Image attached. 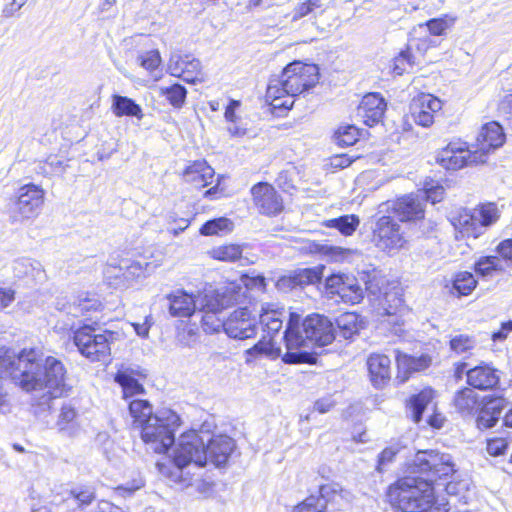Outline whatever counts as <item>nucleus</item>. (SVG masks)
Returning a JSON list of instances; mask_svg holds the SVG:
<instances>
[{
  "instance_id": "f257e3e1",
  "label": "nucleus",
  "mask_w": 512,
  "mask_h": 512,
  "mask_svg": "<svg viewBox=\"0 0 512 512\" xmlns=\"http://www.w3.org/2000/svg\"><path fill=\"white\" fill-rule=\"evenodd\" d=\"M66 370L53 356H45L39 348H24L18 353L0 347V376L10 377L23 391L34 395L37 412L51 408L53 399L62 395Z\"/></svg>"
},
{
  "instance_id": "f03ea898",
  "label": "nucleus",
  "mask_w": 512,
  "mask_h": 512,
  "mask_svg": "<svg viewBox=\"0 0 512 512\" xmlns=\"http://www.w3.org/2000/svg\"><path fill=\"white\" fill-rule=\"evenodd\" d=\"M412 473L389 487L388 496L393 507L401 512H448V502L435 496L433 483L455 473L452 456L436 450L418 451L411 464Z\"/></svg>"
},
{
  "instance_id": "7ed1b4c3",
  "label": "nucleus",
  "mask_w": 512,
  "mask_h": 512,
  "mask_svg": "<svg viewBox=\"0 0 512 512\" xmlns=\"http://www.w3.org/2000/svg\"><path fill=\"white\" fill-rule=\"evenodd\" d=\"M235 444L226 435H217L206 441L196 431L180 436L173 453L174 471L171 477L175 482L191 484V470L204 467L208 462L216 467L224 465Z\"/></svg>"
},
{
  "instance_id": "20e7f679",
  "label": "nucleus",
  "mask_w": 512,
  "mask_h": 512,
  "mask_svg": "<svg viewBox=\"0 0 512 512\" xmlns=\"http://www.w3.org/2000/svg\"><path fill=\"white\" fill-rule=\"evenodd\" d=\"M301 316L297 313H290L289 320L284 332L286 353L283 361L289 364L308 363L313 356L301 349L309 343L317 346H326L335 338L333 323L325 316L313 314L307 316L302 324Z\"/></svg>"
},
{
  "instance_id": "39448f33",
  "label": "nucleus",
  "mask_w": 512,
  "mask_h": 512,
  "mask_svg": "<svg viewBox=\"0 0 512 512\" xmlns=\"http://www.w3.org/2000/svg\"><path fill=\"white\" fill-rule=\"evenodd\" d=\"M318 80L319 71L316 65L290 63L281 75L270 80L266 98L273 108L288 110L294 104V97L314 87Z\"/></svg>"
},
{
  "instance_id": "423d86ee",
  "label": "nucleus",
  "mask_w": 512,
  "mask_h": 512,
  "mask_svg": "<svg viewBox=\"0 0 512 512\" xmlns=\"http://www.w3.org/2000/svg\"><path fill=\"white\" fill-rule=\"evenodd\" d=\"M119 333L102 329L96 323L83 324L73 333V342L79 353L91 362H107L111 356V344Z\"/></svg>"
},
{
  "instance_id": "0eeeda50",
  "label": "nucleus",
  "mask_w": 512,
  "mask_h": 512,
  "mask_svg": "<svg viewBox=\"0 0 512 512\" xmlns=\"http://www.w3.org/2000/svg\"><path fill=\"white\" fill-rule=\"evenodd\" d=\"M180 425L179 416L171 409H161L143 424L142 440L156 453H165L175 441V430Z\"/></svg>"
},
{
  "instance_id": "6e6552de",
  "label": "nucleus",
  "mask_w": 512,
  "mask_h": 512,
  "mask_svg": "<svg viewBox=\"0 0 512 512\" xmlns=\"http://www.w3.org/2000/svg\"><path fill=\"white\" fill-rule=\"evenodd\" d=\"M500 217V210L492 202L478 205L473 209H462L451 219V223L463 237L478 238L487 227Z\"/></svg>"
},
{
  "instance_id": "1a4fd4ad",
  "label": "nucleus",
  "mask_w": 512,
  "mask_h": 512,
  "mask_svg": "<svg viewBox=\"0 0 512 512\" xmlns=\"http://www.w3.org/2000/svg\"><path fill=\"white\" fill-rule=\"evenodd\" d=\"M168 301V312L170 316L177 318H189L196 310H216L222 304L217 298L215 289L211 287L204 289L197 295L178 289L166 296Z\"/></svg>"
},
{
  "instance_id": "9d476101",
  "label": "nucleus",
  "mask_w": 512,
  "mask_h": 512,
  "mask_svg": "<svg viewBox=\"0 0 512 512\" xmlns=\"http://www.w3.org/2000/svg\"><path fill=\"white\" fill-rule=\"evenodd\" d=\"M372 242L379 250L389 255H395L408 246L405 231L390 215H383L375 220L372 229Z\"/></svg>"
},
{
  "instance_id": "9b49d317",
  "label": "nucleus",
  "mask_w": 512,
  "mask_h": 512,
  "mask_svg": "<svg viewBox=\"0 0 512 512\" xmlns=\"http://www.w3.org/2000/svg\"><path fill=\"white\" fill-rule=\"evenodd\" d=\"M45 191L33 183L21 186L15 200L9 207V216L13 223H23L36 218L44 204Z\"/></svg>"
},
{
  "instance_id": "f8f14e48",
  "label": "nucleus",
  "mask_w": 512,
  "mask_h": 512,
  "mask_svg": "<svg viewBox=\"0 0 512 512\" xmlns=\"http://www.w3.org/2000/svg\"><path fill=\"white\" fill-rule=\"evenodd\" d=\"M320 497L310 496L294 507L293 512H326L328 502L335 503L340 509L352 501V494L338 483L321 485Z\"/></svg>"
},
{
  "instance_id": "ddd939ff",
  "label": "nucleus",
  "mask_w": 512,
  "mask_h": 512,
  "mask_svg": "<svg viewBox=\"0 0 512 512\" xmlns=\"http://www.w3.org/2000/svg\"><path fill=\"white\" fill-rule=\"evenodd\" d=\"M437 163L446 170L457 171L468 165L485 163L479 151H472L465 142L452 141L436 157Z\"/></svg>"
},
{
  "instance_id": "4468645a",
  "label": "nucleus",
  "mask_w": 512,
  "mask_h": 512,
  "mask_svg": "<svg viewBox=\"0 0 512 512\" xmlns=\"http://www.w3.org/2000/svg\"><path fill=\"white\" fill-rule=\"evenodd\" d=\"M224 331L234 339L244 340L256 335L257 321L247 307L233 311L224 322Z\"/></svg>"
},
{
  "instance_id": "2eb2a0df",
  "label": "nucleus",
  "mask_w": 512,
  "mask_h": 512,
  "mask_svg": "<svg viewBox=\"0 0 512 512\" xmlns=\"http://www.w3.org/2000/svg\"><path fill=\"white\" fill-rule=\"evenodd\" d=\"M167 72L188 83L201 82L204 79L200 61L188 54L173 53L167 64Z\"/></svg>"
},
{
  "instance_id": "dca6fc26",
  "label": "nucleus",
  "mask_w": 512,
  "mask_h": 512,
  "mask_svg": "<svg viewBox=\"0 0 512 512\" xmlns=\"http://www.w3.org/2000/svg\"><path fill=\"white\" fill-rule=\"evenodd\" d=\"M55 307L60 313L67 317L79 318L91 311H100L102 309V303L96 297L81 294L70 298H59L56 301Z\"/></svg>"
},
{
  "instance_id": "f3484780",
  "label": "nucleus",
  "mask_w": 512,
  "mask_h": 512,
  "mask_svg": "<svg viewBox=\"0 0 512 512\" xmlns=\"http://www.w3.org/2000/svg\"><path fill=\"white\" fill-rule=\"evenodd\" d=\"M255 205L262 214L275 216L283 210V201L277 191L268 183H258L252 190Z\"/></svg>"
},
{
  "instance_id": "a211bd4d",
  "label": "nucleus",
  "mask_w": 512,
  "mask_h": 512,
  "mask_svg": "<svg viewBox=\"0 0 512 512\" xmlns=\"http://www.w3.org/2000/svg\"><path fill=\"white\" fill-rule=\"evenodd\" d=\"M442 101L431 94H420L411 105V114L420 126L430 127L434 123V114L442 109Z\"/></svg>"
},
{
  "instance_id": "6ab92c4d",
  "label": "nucleus",
  "mask_w": 512,
  "mask_h": 512,
  "mask_svg": "<svg viewBox=\"0 0 512 512\" xmlns=\"http://www.w3.org/2000/svg\"><path fill=\"white\" fill-rule=\"evenodd\" d=\"M387 103L380 93L372 92L363 96L357 108V115L367 126H374L383 119Z\"/></svg>"
},
{
  "instance_id": "aec40b11",
  "label": "nucleus",
  "mask_w": 512,
  "mask_h": 512,
  "mask_svg": "<svg viewBox=\"0 0 512 512\" xmlns=\"http://www.w3.org/2000/svg\"><path fill=\"white\" fill-rule=\"evenodd\" d=\"M389 208L401 222L417 221L423 219L425 214L421 196L417 193L397 198Z\"/></svg>"
},
{
  "instance_id": "412c9836",
  "label": "nucleus",
  "mask_w": 512,
  "mask_h": 512,
  "mask_svg": "<svg viewBox=\"0 0 512 512\" xmlns=\"http://www.w3.org/2000/svg\"><path fill=\"white\" fill-rule=\"evenodd\" d=\"M505 142V134L502 126L495 121L484 124L477 136L476 149L486 160L487 155L502 146Z\"/></svg>"
},
{
  "instance_id": "4be33fe9",
  "label": "nucleus",
  "mask_w": 512,
  "mask_h": 512,
  "mask_svg": "<svg viewBox=\"0 0 512 512\" xmlns=\"http://www.w3.org/2000/svg\"><path fill=\"white\" fill-rule=\"evenodd\" d=\"M153 267L150 263L135 261L130 264L123 263L119 266L108 264L105 268L104 274L107 279L115 278L117 285L129 282L135 278L145 277L152 271Z\"/></svg>"
},
{
  "instance_id": "5701e85b",
  "label": "nucleus",
  "mask_w": 512,
  "mask_h": 512,
  "mask_svg": "<svg viewBox=\"0 0 512 512\" xmlns=\"http://www.w3.org/2000/svg\"><path fill=\"white\" fill-rule=\"evenodd\" d=\"M234 286H232L230 289L226 288L223 291L215 290L217 293V298L221 300V306L216 310H210V309H202L201 311L204 312V315L201 319V325L203 330L206 333H216L220 331L221 328L224 329V322L223 319L218 317V313L223 310L224 308L231 305L234 301H237V295H227L228 290H234Z\"/></svg>"
},
{
  "instance_id": "b1692460",
  "label": "nucleus",
  "mask_w": 512,
  "mask_h": 512,
  "mask_svg": "<svg viewBox=\"0 0 512 512\" xmlns=\"http://www.w3.org/2000/svg\"><path fill=\"white\" fill-rule=\"evenodd\" d=\"M466 376L467 383L479 390H489L496 387L500 379L497 370L487 364L468 369Z\"/></svg>"
},
{
  "instance_id": "393cba45",
  "label": "nucleus",
  "mask_w": 512,
  "mask_h": 512,
  "mask_svg": "<svg viewBox=\"0 0 512 512\" xmlns=\"http://www.w3.org/2000/svg\"><path fill=\"white\" fill-rule=\"evenodd\" d=\"M367 366L373 386H385L391 377V361L388 356L372 353L367 359Z\"/></svg>"
},
{
  "instance_id": "a878e982",
  "label": "nucleus",
  "mask_w": 512,
  "mask_h": 512,
  "mask_svg": "<svg viewBox=\"0 0 512 512\" xmlns=\"http://www.w3.org/2000/svg\"><path fill=\"white\" fill-rule=\"evenodd\" d=\"M214 169L205 160L190 163L183 171L182 176L187 183L196 188H204L213 182Z\"/></svg>"
},
{
  "instance_id": "bb28decb",
  "label": "nucleus",
  "mask_w": 512,
  "mask_h": 512,
  "mask_svg": "<svg viewBox=\"0 0 512 512\" xmlns=\"http://www.w3.org/2000/svg\"><path fill=\"white\" fill-rule=\"evenodd\" d=\"M509 403L503 397L489 398L480 409L477 417V426L480 429L493 427L499 420L503 409L507 408Z\"/></svg>"
},
{
  "instance_id": "cd10ccee",
  "label": "nucleus",
  "mask_w": 512,
  "mask_h": 512,
  "mask_svg": "<svg viewBox=\"0 0 512 512\" xmlns=\"http://www.w3.org/2000/svg\"><path fill=\"white\" fill-rule=\"evenodd\" d=\"M285 311L275 304L266 303L261 306L259 321L267 336L276 335L282 328Z\"/></svg>"
},
{
  "instance_id": "c85d7f7f",
  "label": "nucleus",
  "mask_w": 512,
  "mask_h": 512,
  "mask_svg": "<svg viewBox=\"0 0 512 512\" xmlns=\"http://www.w3.org/2000/svg\"><path fill=\"white\" fill-rule=\"evenodd\" d=\"M453 406L462 416H472L479 410V395L471 388H462L454 394Z\"/></svg>"
},
{
  "instance_id": "c756f323",
  "label": "nucleus",
  "mask_w": 512,
  "mask_h": 512,
  "mask_svg": "<svg viewBox=\"0 0 512 512\" xmlns=\"http://www.w3.org/2000/svg\"><path fill=\"white\" fill-rule=\"evenodd\" d=\"M13 273L17 278H32L41 281L45 278V272L41 263L37 260L22 257L13 262Z\"/></svg>"
},
{
  "instance_id": "7c9ffc66",
  "label": "nucleus",
  "mask_w": 512,
  "mask_h": 512,
  "mask_svg": "<svg viewBox=\"0 0 512 512\" xmlns=\"http://www.w3.org/2000/svg\"><path fill=\"white\" fill-rule=\"evenodd\" d=\"M114 380L122 388L123 398L128 400L138 395L144 394L145 390L141 383L132 376V371L122 367L115 374Z\"/></svg>"
},
{
  "instance_id": "2f4dec72",
  "label": "nucleus",
  "mask_w": 512,
  "mask_h": 512,
  "mask_svg": "<svg viewBox=\"0 0 512 512\" xmlns=\"http://www.w3.org/2000/svg\"><path fill=\"white\" fill-rule=\"evenodd\" d=\"M338 333L344 339H351L364 328L362 317L354 312H346L336 319Z\"/></svg>"
},
{
  "instance_id": "473e14b6",
  "label": "nucleus",
  "mask_w": 512,
  "mask_h": 512,
  "mask_svg": "<svg viewBox=\"0 0 512 512\" xmlns=\"http://www.w3.org/2000/svg\"><path fill=\"white\" fill-rule=\"evenodd\" d=\"M322 277V268H308L300 270L294 276L282 277L278 281L279 287H289L294 288L297 285H306V284H314L320 281Z\"/></svg>"
},
{
  "instance_id": "72a5a7b5",
  "label": "nucleus",
  "mask_w": 512,
  "mask_h": 512,
  "mask_svg": "<svg viewBox=\"0 0 512 512\" xmlns=\"http://www.w3.org/2000/svg\"><path fill=\"white\" fill-rule=\"evenodd\" d=\"M280 352L281 350L276 346L272 336H268V338L263 336L258 343L246 350V362H251L263 356L275 358L280 355Z\"/></svg>"
},
{
  "instance_id": "f704fd0d",
  "label": "nucleus",
  "mask_w": 512,
  "mask_h": 512,
  "mask_svg": "<svg viewBox=\"0 0 512 512\" xmlns=\"http://www.w3.org/2000/svg\"><path fill=\"white\" fill-rule=\"evenodd\" d=\"M58 430L68 436H75L80 431L77 412L70 405H63L56 422Z\"/></svg>"
},
{
  "instance_id": "c9c22d12",
  "label": "nucleus",
  "mask_w": 512,
  "mask_h": 512,
  "mask_svg": "<svg viewBox=\"0 0 512 512\" xmlns=\"http://www.w3.org/2000/svg\"><path fill=\"white\" fill-rule=\"evenodd\" d=\"M129 413L133 418L134 427L139 429L155 415L150 402L144 399L131 400L129 402Z\"/></svg>"
},
{
  "instance_id": "e433bc0d",
  "label": "nucleus",
  "mask_w": 512,
  "mask_h": 512,
  "mask_svg": "<svg viewBox=\"0 0 512 512\" xmlns=\"http://www.w3.org/2000/svg\"><path fill=\"white\" fill-rule=\"evenodd\" d=\"M112 111L117 117L131 116L142 119L143 112L140 105L126 96L114 95Z\"/></svg>"
},
{
  "instance_id": "4c0bfd02",
  "label": "nucleus",
  "mask_w": 512,
  "mask_h": 512,
  "mask_svg": "<svg viewBox=\"0 0 512 512\" xmlns=\"http://www.w3.org/2000/svg\"><path fill=\"white\" fill-rule=\"evenodd\" d=\"M325 11L326 7L321 0H305L295 6L292 22H296L305 17L316 20L317 17L323 15Z\"/></svg>"
},
{
  "instance_id": "58836bf2",
  "label": "nucleus",
  "mask_w": 512,
  "mask_h": 512,
  "mask_svg": "<svg viewBox=\"0 0 512 512\" xmlns=\"http://www.w3.org/2000/svg\"><path fill=\"white\" fill-rule=\"evenodd\" d=\"M433 398L434 391L432 389H424L410 398L409 409L411 410L412 419L415 423L420 422L425 408Z\"/></svg>"
},
{
  "instance_id": "ea45409f",
  "label": "nucleus",
  "mask_w": 512,
  "mask_h": 512,
  "mask_svg": "<svg viewBox=\"0 0 512 512\" xmlns=\"http://www.w3.org/2000/svg\"><path fill=\"white\" fill-rule=\"evenodd\" d=\"M360 224L358 216L350 214L343 215L338 218H332L324 221V225L328 228L337 229L345 236L352 235Z\"/></svg>"
},
{
  "instance_id": "a19ab883",
  "label": "nucleus",
  "mask_w": 512,
  "mask_h": 512,
  "mask_svg": "<svg viewBox=\"0 0 512 512\" xmlns=\"http://www.w3.org/2000/svg\"><path fill=\"white\" fill-rule=\"evenodd\" d=\"M244 246L238 244H227L214 247L208 253L210 257L218 261L235 262L242 259Z\"/></svg>"
},
{
  "instance_id": "79ce46f5",
  "label": "nucleus",
  "mask_w": 512,
  "mask_h": 512,
  "mask_svg": "<svg viewBox=\"0 0 512 512\" xmlns=\"http://www.w3.org/2000/svg\"><path fill=\"white\" fill-rule=\"evenodd\" d=\"M475 272L482 277H489L493 272H504L505 267L498 256H483L475 262Z\"/></svg>"
},
{
  "instance_id": "37998d69",
  "label": "nucleus",
  "mask_w": 512,
  "mask_h": 512,
  "mask_svg": "<svg viewBox=\"0 0 512 512\" xmlns=\"http://www.w3.org/2000/svg\"><path fill=\"white\" fill-rule=\"evenodd\" d=\"M159 93L165 96L168 102L174 108H181L186 100L187 90L184 86L179 83H175L171 86H161Z\"/></svg>"
},
{
  "instance_id": "c03bdc74",
  "label": "nucleus",
  "mask_w": 512,
  "mask_h": 512,
  "mask_svg": "<svg viewBox=\"0 0 512 512\" xmlns=\"http://www.w3.org/2000/svg\"><path fill=\"white\" fill-rule=\"evenodd\" d=\"M95 498L94 491L91 488H75L69 492L65 499L68 506H77L82 508L89 505Z\"/></svg>"
},
{
  "instance_id": "a18cd8bd",
  "label": "nucleus",
  "mask_w": 512,
  "mask_h": 512,
  "mask_svg": "<svg viewBox=\"0 0 512 512\" xmlns=\"http://www.w3.org/2000/svg\"><path fill=\"white\" fill-rule=\"evenodd\" d=\"M476 344L475 338L467 334H457L449 341L451 351L457 355L469 354Z\"/></svg>"
},
{
  "instance_id": "49530a36",
  "label": "nucleus",
  "mask_w": 512,
  "mask_h": 512,
  "mask_svg": "<svg viewBox=\"0 0 512 512\" xmlns=\"http://www.w3.org/2000/svg\"><path fill=\"white\" fill-rule=\"evenodd\" d=\"M233 229V223L225 217H220L207 221L200 228V233L205 236L218 235L221 232H230Z\"/></svg>"
},
{
  "instance_id": "de8ad7c7",
  "label": "nucleus",
  "mask_w": 512,
  "mask_h": 512,
  "mask_svg": "<svg viewBox=\"0 0 512 512\" xmlns=\"http://www.w3.org/2000/svg\"><path fill=\"white\" fill-rule=\"evenodd\" d=\"M476 285L474 275L467 271L459 272L453 280V287L460 295H469Z\"/></svg>"
},
{
  "instance_id": "09e8293b",
  "label": "nucleus",
  "mask_w": 512,
  "mask_h": 512,
  "mask_svg": "<svg viewBox=\"0 0 512 512\" xmlns=\"http://www.w3.org/2000/svg\"><path fill=\"white\" fill-rule=\"evenodd\" d=\"M358 137V129L353 125L339 127L334 134V139L340 146H351L356 143Z\"/></svg>"
},
{
  "instance_id": "8fccbe9b",
  "label": "nucleus",
  "mask_w": 512,
  "mask_h": 512,
  "mask_svg": "<svg viewBox=\"0 0 512 512\" xmlns=\"http://www.w3.org/2000/svg\"><path fill=\"white\" fill-rule=\"evenodd\" d=\"M344 289L341 294V299L344 302L351 303V304H357L359 303L363 298V290L362 288L356 283L355 279H347Z\"/></svg>"
},
{
  "instance_id": "3c124183",
  "label": "nucleus",
  "mask_w": 512,
  "mask_h": 512,
  "mask_svg": "<svg viewBox=\"0 0 512 512\" xmlns=\"http://www.w3.org/2000/svg\"><path fill=\"white\" fill-rule=\"evenodd\" d=\"M421 196L422 203L430 201L432 204L440 202L444 197V188L440 185H426L423 190L417 192Z\"/></svg>"
},
{
  "instance_id": "603ef678",
  "label": "nucleus",
  "mask_w": 512,
  "mask_h": 512,
  "mask_svg": "<svg viewBox=\"0 0 512 512\" xmlns=\"http://www.w3.org/2000/svg\"><path fill=\"white\" fill-rule=\"evenodd\" d=\"M413 63L414 61L410 51L408 49L401 51L399 55L393 60V73L396 75H402L410 67H412Z\"/></svg>"
},
{
  "instance_id": "864d4df0",
  "label": "nucleus",
  "mask_w": 512,
  "mask_h": 512,
  "mask_svg": "<svg viewBox=\"0 0 512 512\" xmlns=\"http://www.w3.org/2000/svg\"><path fill=\"white\" fill-rule=\"evenodd\" d=\"M403 307V299L398 292L385 293L383 309L387 315L397 314Z\"/></svg>"
},
{
  "instance_id": "5fc2aeb1",
  "label": "nucleus",
  "mask_w": 512,
  "mask_h": 512,
  "mask_svg": "<svg viewBox=\"0 0 512 512\" xmlns=\"http://www.w3.org/2000/svg\"><path fill=\"white\" fill-rule=\"evenodd\" d=\"M139 64L148 71H154L161 64V56L158 50L146 51L138 56Z\"/></svg>"
},
{
  "instance_id": "6e6d98bb",
  "label": "nucleus",
  "mask_w": 512,
  "mask_h": 512,
  "mask_svg": "<svg viewBox=\"0 0 512 512\" xmlns=\"http://www.w3.org/2000/svg\"><path fill=\"white\" fill-rule=\"evenodd\" d=\"M496 254L501 259L505 271L512 268V239L500 242L496 247Z\"/></svg>"
},
{
  "instance_id": "4d7b16f0",
  "label": "nucleus",
  "mask_w": 512,
  "mask_h": 512,
  "mask_svg": "<svg viewBox=\"0 0 512 512\" xmlns=\"http://www.w3.org/2000/svg\"><path fill=\"white\" fill-rule=\"evenodd\" d=\"M349 279L348 276L342 275V274H333L326 278V289L331 294H337L341 296L342 291L344 289L343 286H345L346 282Z\"/></svg>"
},
{
  "instance_id": "13d9d810",
  "label": "nucleus",
  "mask_w": 512,
  "mask_h": 512,
  "mask_svg": "<svg viewBox=\"0 0 512 512\" xmlns=\"http://www.w3.org/2000/svg\"><path fill=\"white\" fill-rule=\"evenodd\" d=\"M323 254L331 261L342 262L351 257L353 251L338 246H324Z\"/></svg>"
},
{
  "instance_id": "bf43d9fd",
  "label": "nucleus",
  "mask_w": 512,
  "mask_h": 512,
  "mask_svg": "<svg viewBox=\"0 0 512 512\" xmlns=\"http://www.w3.org/2000/svg\"><path fill=\"white\" fill-rule=\"evenodd\" d=\"M241 284H243L247 290H258L263 291L265 288V278L261 275L250 276L244 274L240 278Z\"/></svg>"
},
{
  "instance_id": "052dcab7",
  "label": "nucleus",
  "mask_w": 512,
  "mask_h": 512,
  "mask_svg": "<svg viewBox=\"0 0 512 512\" xmlns=\"http://www.w3.org/2000/svg\"><path fill=\"white\" fill-rule=\"evenodd\" d=\"M412 362H413L412 356L402 353L400 351H397L396 364H397L399 372L404 373L402 381H405L408 378V374L412 372Z\"/></svg>"
},
{
  "instance_id": "680f3d73",
  "label": "nucleus",
  "mask_w": 512,
  "mask_h": 512,
  "mask_svg": "<svg viewBox=\"0 0 512 512\" xmlns=\"http://www.w3.org/2000/svg\"><path fill=\"white\" fill-rule=\"evenodd\" d=\"M508 447V441L502 437L489 439L487 442V452L492 456H499L505 453Z\"/></svg>"
},
{
  "instance_id": "e2e57ef3",
  "label": "nucleus",
  "mask_w": 512,
  "mask_h": 512,
  "mask_svg": "<svg viewBox=\"0 0 512 512\" xmlns=\"http://www.w3.org/2000/svg\"><path fill=\"white\" fill-rule=\"evenodd\" d=\"M15 300V290L11 287L0 286V310L9 307Z\"/></svg>"
},
{
  "instance_id": "0e129e2a",
  "label": "nucleus",
  "mask_w": 512,
  "mask_h": 512,
  "mask_svg": "<svg viewBox=\"0 0 512 512\" xmlns=\"http://www.w3.org/2000/svg\"><path fill=\"white\" fill-rule=\"evenodd\" d=\"M428 30L431 34L439 36L447 29L448 24L444 19H431L427 22Z\"/></svg>"
},
{
  "instance_id": "69168bd1",
  "label": "nucleus",
  "mask_w": 512,
  "mask_h": 512,
  "mask_svg": "<svg viewBox=\"0 0 512 512\" xmlns=\"http://www.w3.org/2000/svg\"><path fill=\"white\" fill-rule=\"evenodd\" d=\"M412 372L422 371L431 365L432 359L427 354H422L419 357L412 356Z\"/></svg>"
},
{
  "instance_id": "338daca9",
  "label": "nucleus",
  "mask_w": 512,
  "mask_h": 512,
  "mask_svg": "<svg viewBox=\"0 0 512 512\" xmlns=\"http://www.w3.org/2000/svg\"><path fill=\"white\" fill-rule=\"evenodd\" d=\"M397 450L394 448H386L384 449L381 454L379 455L378 459V470L381 471L384 466H386L388 463L392 462L394 457L397 454Z\"/></svg>"
},
{
  "instance_id": "774afa93",
  "label": "nucleus",
  "mask_w": 512,
  "mask_h": 512,
  "mask_svg": "<svg viewBox=\"0 0 512 512\" xmlns=\"http://www.w3.org/2000/svg\"><path fill=\"white\" fill-rule=\"evenodd\" d=\"M512 331V321L503 323L501 328L492 334V340L503 341L507 338L508 334Z\"/></svg>"
}]
</instances>
